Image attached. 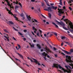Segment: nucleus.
<instances>
[{
    "instance_id": "09e8293b",
    "label": "nucleus",
    "mask_w": 73,
    "mask_h": 73,
    "mask_svg": "<svg viewBox=\"0 0 73 73\" xmlns=\"http://www.w3.org/2000/svg\"><path fill=\"white\" fill-rule=\"evenodd\" d=\"M63 55V56H65V54H64V53H63V52H62L61 53Z\"/></svg>"
},
{
    "instance_id": "f704fd0d",
    "label": "nucleus",
    "mask_w": 73,
    "mask_h": 73,
    "mask_svg": "<svg viewBox=\"0 0 73 73\" xmlns=\"http://www.w3.org/2000/svg\"><path fill=\"white\" fill-rule=\"evenodd\" d=\"M19 8V6L17 5L15 6V9H17V8Z\"/></svg>"
},
{
    "instance_id": "a878e982",
    "label": "nucleus",
    "mask_w": 73,
    "mask_h": 73,
    "mask_svg": "<svg viewBox=\"0 0 73 73\" xmlns=\"http://www.w3.org/2000/svg\"><path fill=\"white\" fill-rule=\"evenodd\" d=\"M17 45L18 46L19 48H18L17 49V50H19V49H20V48H21V46H20V45H19V44H18Z\"/></svg>"
},
{
    "instance_id": "ddd939ff",
    "label": "nucleus",
    "mask_w": 73,
    "mask_h": 73,
    "mask_svg": "<svg viewBox=\"0 0 73 73\" xmlns=\"http://www.w3.org/2000/svg\"><path fill=\"white\" fill-rule=\"evenodd\" d=\"M26 17L29 21H31V20L32 18L30 17V15L28 16V15H27Z\"/></svg>"
},
{
    "instance_id": "a18cd8bd",
    "label": "nucleus",
    "mask_w": 73,
    "mask_h": 73,
    "mask_svg": "<svg viewBox=\"0 0 73 73\" xmlns=\"http://www.w3.org/2000/svg\"><path fill=\"white\" fill-rule=\"evenodd\" d=\"M23 32L25 33H26L27 32V30H25L23 31Z\"/></svg>"
},
{
    "instance_id": "8fccbe9b",
    "label": "nucleus",
    "mask_w": 73,
    "mask_h": 73,
    "mask_svg": "<svg viewBox=\"0 0 73 73\" xmlns=\"http://www.w3.org/2000/svg\"><path fill=\"white\" fill-rule=\"evenodd\" d=\"M6 9L7 11H9H9H9V9H8L6 7Z\"/></svg>"
},
{
    "instance_id": "0eeeda50",
    "label": "nucleus",
    "mask_w": 73,
    "mask_h": 73,
    "mask_svg": "<svg viewBox=\"0 0 73 73\" xmlns=\"http://www.w3.org/2000/svg\"><path fill=\"white\" fill-rule=\"evenodd\" d=\"M41 54L43 56H43V58H44V60H46V58L45 57H46V56L48 55V54L46 53L45 52H44L43 53H42Z\"/></svg>"
},
{
    "instance_id": "dca6fc26",
    "label": "nucleus",
    "mask_w": 73,
    "mask_h": 73,
    "mask_svg": "<svg viewBox=\"0 0 73 73\" xmlns=\"http://www.w3.org/2000/svg\"><path fill=\"white\" fill-rule=\"evenodd\" d=\"M45 1V3H46L47 6L48 7H50V5H49V2H48V0H44Z\"/></svg>"
},
{
    "instance_id": "6e6552de",
    "label": "nucleus",
    "mask_w": 73,
    "mask_h": 73,
    "mask_svg": "<svg viewBox=\"0 0 73 73\" xmlns=\"http://www.w3.org/2000/svg\"><path fill=\"white\" fill-rule=\"evenodd\" d=\"M56 22L58 24H60V25L62 26V27H65V24L62 22H59L57 21H56Z\"/></svg>"
},
{
    "instance_id": "58836bf2",
    "label": "nucleus",
    "mask_w": 73,
    "mask_h": 73,
    "mask_svg": "<svg viewBox=\"0 0 73 73\" xmlns=\"http://www.w3.org/2000/svg\"><path fill=\"white\" fill-rule=\"evenodd\" d=\"M69 9L70 10V11H72V9L70 7H69Z\"/></svg>"
},
{
    "instance_id": "39448f33",
    "label": "nucleus",
    "mask_w": 73,
    "mask_h": 73,
    "mask_svg": "<svg viewBox=\"0 0 73 73\" xmlns=\"http://www.w3.org/2000/svg\"><path fill=\"white\" fill-rule=\"evenodd\" d=\"M1 48L2 49V50H3V51H4V52L8 56H9V57H10V58L11 60H12V61H13V62H14L15 63V64H16V65H17V66H19H19H20V65L19 64V63H17V62H15V61H14V60H13V59H12V58H11V56H9V55L8 54H7V53L6 52H5V51L4 50V49H3L2 47H1Z\"/></svg>"
},
{
    "instance_id": "aec40b11",
    "label": "nucleus",
    "mask_w": 73,
    "mask_h": 73,
    "mask_svg": "<svg viewBox=\"0 0 73 73\" xmlns=\"http://www.w3.org/2000/svg\"><path fill=\"white\" fill-rule=\"evenodd\" d=\"M17 54L20 56V57H21V58L23 59L24 58L23 57V55H22L19 54V53H17Z\"/></svg>"
},
{
    "instance_id": "f3484780",
    "label": "nucleus",
    "mask_w": 73,
    "mask_h": 73,
    "mask_svg": "<svg viewBox=\"0 0 73 73\" xmlns=\"http://www.w3.org/2000/svg\"><path fill=\"white\" fill-rule=\"evenodd\" d=\"M45 49L47 51H48V52H51V51L50 50V49L48 48V47H47V46H46L45 48Z\"/></svg>"
},
{
    "instance_id": "5701e85b",
    "label": "nucleus",
    "mask_w": 73,
    "mask_h": 73,
    "mask_svg": "<svg viewBox=\"0 0 73 73\" xmlns=\"http://www.w3.org/2000/svg\"><path fill=\"white\" fill-rule=\"evenodd\" d=\"M60 1V3L59 4L60 5H62V0H59Z\"/></svg>"
},
{
    "instance_id": "393cba45",
    "label": "nucleus",
    "mask_w": 73,
    "mask_h": 73,
    "mask_svg": "<svg viewBox=\"0 0 73 73\" xmlns=\"http://www.w3.org/2000/svg\"><path fill=\"white\" fill-rule=\"evenodd\" d=\"M8 13H9V14H10V15H13V14H12V12H11V11H9L8 12Z\"/></svg>"
},
{
    "instance_id": "412c9836",
    "label": "nucleus",
    "mask_w": 73,
    "mask_h": 73,
    "mask_svg": "<svg viewBox=\"0 0 73 73\" xmlns=\"http://www.w3.org/2000/svg\"><path fill=\"white\" fill-rule=\"evenodd\" d=\"M21 17H23V20H24V19H25V18L24 17V14H23V13H21Z\"/></svg>"
},
{
    "instance_id": "2f4dec72",
    "label": "nucleus",
    "mask_w": 73,
    "mask_h": 73,
    "mask_svg": "<svg viewBox=\"0 0 73 73\" xmlns=\"http://www.w3.org/2000/svg\"><path fill=\"white\" fill-rule=\"evenodd\" d=\"M65 43H66V44H68V45H70V43H69L68 42H65Z\"/></svg>"
},
{
    "instance_id": "4c0bfd02",
    "label": "nucleus",
    "mask_w": 73,
    "mask_h": 73,
    "mask_svg": "<svg viewBox=\"0 0 73 73\" xmlns=\"http://www.w3.org/2000/svg\"><path fill=\"white\" fill-rule=\"evenodd\" d=\"M53 49L54 50H58V49L55 48V47H53Z\"/></svg>"
},
{
    "instance_id": "f257e3e1",
    "label": "nucleus",
    "mask_w": 73,
    "mask_h": 73,
    "mask_svg": "<svg viewBox=\"0 0 73 73\" xmlns=\"http://www.w3.org/2000/svg\"><path fill=\"white\" fill-rule=\"evenodd\" d=\"M52 8L53 9L56 10V9H57V6L54 7L53 6H52L51 7H48L47 8V9H44V11H48V12H49V11H50V12H52Z\"/></svg>"
},
{
    "instance_id": "cd10ccee",
    "label": "nucleus",
    "mask_w": 73,
    "mask_h": 73,
    "mask_svg": "<svg viewBox=\"0 0 73 73\" xmlns=\"http://www.w3.org/2000/svg\"><path fill=\"white\" fill-rule=\"evenodd\" d=\"M13 17H14V18H15V20H18V18H17V17H16V16H15L14 15H13Z\"/></svg>"
},
{
    "instance_id": "37998d69",
    "label": "nucleus",
    "mask_w": 73,
    "mask_h": 73,
    "mask_svg": "<svg viewBox=\"0 0 73 73\" xmlns=\"http://www.w3.org/2000/svg\"><path fill=\"white\" fill-rule=\"evenodd\" d=\"M54 35H55L56 36H58V35H57V33H54Z\"/></svg>"
},
{
    "instance_id": "338daca9",
    "label": "nucleus",
    "mask_w": 73,
    "mask_h": 73,
    "mask_svg": "<svg viewBox=\"0 0 73 73\" xmlns=\"http://www.w3.org/2000/svg\"><path fill=\"white\" fill-rule=\"evenodd\" d=\"M31 33H32V34H33V35H35V33H33V31L31 32Z\"/></svg>"
},
{
    "instance_id": "2eb2a0df",
    "label": "nucleus",
    "mask_w": 73,
    "mask_h": 73,
    "mask_svg": "<svg viewBox=\"0 0 73 73\" xmlns=\"http://www.w3.org/2000/svg\"><path fill=\"white\" fill-rule=\"evenodd\" d=\"M7 24H8L10 25H11L14 24V23H13V22L12 21H9L7 22Z\"/></svg>"
},
{
    "instance_id": "49530a36",
    "label": "nucleus",
    "mask_w": 73,
    "mask_h": 73,
    "mask_svg": "<svg viewBox=\"0 0 73 73\" xmlns=\"http://www.w3.org/2000/svg\"><path fill=\"white\" fill-rule=\"evenodd\" d=\"M36 35L37 36H38L39 37H40V35H39V34L38 33L37 34H36Z\"/></svg>"
},
{
    "instance_id": "0e129e2a",
    "label": "nucleus",
    "mask_w": 73,
    "mask_h": 73,
    "mask_svg": "<svg viewBox=\"0 0 73 73\" xmlns=\"http://www.w3.org/2000/svg\"><path fill=\"white\" fill-rule=\"evenodd\" d=\"M39 31H40V33H42V31L40 30H39Z\"/></svg>"
},
{
    "instance_id": "7c9ffc66",
    "label": "nucleus",
    "mask_w": 73,
    "mask_h": 73,
    "mask_svg": "<svg viewBox=\"0 0 73 73\" xmlns=\"http://www.w3.org/2000/svg\"><path fill=\"white\" fill-rule=\"evenodd\" d=\"M48 16H49V18H51V14L50 13H49Z\"/></svg>"
},
{
    "instance_id": "f03ea898",
    "label": "nucleus",
    "mask_w": 73,
    "mask_h": 73,
    "mask_svg": "<svg viewBox=\"0 0 73 73\" xmlns=\"http://www.w3.org/2000/svg\"><path fill=\"white\" fill-rule=\"evenodd\" d=\"M52 67L53 68L55 67V68H56L57 69H58L59 67L60 69H62V70H63L64 73H65V72L67 71V70H65L64 68H62V67L60 65H57V64H53V66H52Z\"/></svg>"
},
{
    "instance_id": "20e7f679",
    "label": "nucleus",
    "mask_w": 73,
    "mask_h": 73,
    "mask_svg": "<svg viewBox=\"0 0 73 73\" xmlns=\"http://www.w3.org/2000/svg\"><path fill=\"white\" fill-rule=\"evenodd\" d=\"M66 61L67 62H70L71 63L72 61L71 60V56H68V55H66Z\"/></svg>"
},
{
    "instance_id": "052dcab7",
    "label": "nucleus",
    "mask_w": 73,
    "mask_h": 73,
    "mask_svg": "<svg viewBox=\"0 0 73 73\" xmlns=\"http://www.w3.org/2000/svg\"><path fill=\"white\" fill-rule=\"evenodd\" d=\"M68 66V68H69L70 69H72V68H71V67H70V66Z\"/></svg>"
},
{
    "instance_id": "bb28decb",
    "label": "nucleus",
    "mask_w": 73,
    "mask_h": 73,
    "mask_svg": "<svg viewBox=\"0 0 73 73\" xmlns=\"http://www.w3.org/2000/svg\"><path fill=\"white\" fill-rule=\"evenodd\" d=\"M62 28H63V29H65V30H66V31H68V29L66 28L64 26H63Z\"/></svg>"
},
{
    "instance_id": "c03bdc74",
    "label": "nucleus",
    "mask_w": 73,
    "mask_h": 73,
    "mask_svg": "<svg viewBox=\"0 0 73 73\" xmlns=\"http://www.w3.org/2000/svg\"><path fill=\"white\" fill-rule=\"evenodd\" d=\"M18 33H19V34L20 35H23V34L20 33V32H18Z\"/></svg>"
},
{
    "instance_id": "79ce46f5",
    "label": "nucleus",
    "mask_w": 73,
    "mask_h": 73,
    "mask_svg": "<svg viewBox=\"0 0 73 73\" xmlns=\"http://www.w3.org/2000/svg\"><path fill=\"white\" fill-rule=\"evenodd\" d=\"M41 15L42 16V17H44L45 19H46V17L44 16V15H42V14H41Z\"/></svg>"
},
{
    "instance_id": "9d476101",
    "label": "nucleus",
    "mask_w": 73,
    "mask_h": 73,
    "mask_svg": "<svg viewBox=\"0 0 73 73\" xmlns=\"http://www.w3.org/2000/svg\"><path fill=\"white\" fill-rule=\"evenodd\" d=\"M65 67L67 70H66L67 71L65 72H67V73H70L71 72V70L68 68V67L67 66H65Z\"/></svg>"
},
{
    "instance_id": "473e14b6",
    "label": "nucleus",
    "mask_w": 73,
    "mask_h": 73,
    "mask_svg": "<svg viewBox=\"0 0 73 73\" xmlns=\"http://www.w3.org/2000/svg\"><path fill=\"white\" fill-rule=\"evenodd\" d=\"M7 3L8 5H9H9L10 6H11V5H10V3H9V1L7 2Z\"/></svg>"
},
{
    "instance_id": "ea45409f",
    "label": "nucleus",
    "mask_w": 73,
    "mask_h": 73,
    "mask_svg": "<svg viewBox=\"0 0 73 73\" xmlns=\"http://www.w3.org/2000/svg\"><path fill=\"white\" fill-rule=\"evenodd\" d=\"M70 53H73V49H71L70 50Z\"/></svg>"
},
{
    "instance_id": "13d9d810",
    "label": "nucleus",
    "mask_w": 73,
    "mask_h": 73,
    "mask_svg": "<svg viewBox=\"0 0 73 73\" xmlns=\"http://www.w3.org/2000/svg\"><path fill=\"white\" fill-rule=\"evenodd\" d=\"M31 1L32 2H35V0H31Z\"/></svg>"
},
{
    "instance_id": "c85d7f7f",
    "label": "nucleus",
    "mask_w": 73,
    "mask_h": 73,
    "mask_svg": "<svg viewBox=\"0 0 73 73\" xmlns=\"http://www.w3.org/2000/svg\"><path fill=\"white\" fill-rule=\"evenodd\" d=\"M32 19L33 20H33H34V21H35V22H34V23H38V21H37V20H36V19Z\"/></svg>"
},
{
    "instance_id": "4d7b16f0",
    "label": "nucleus",
    "mask_w": 73,
    "mask_h": 73,
    "mask_svg": "<svg viewBox=\"0 0 73 73\" xmlns=\"http://www.w3.org/2000/svg\"><path fill=\"white\" fill-rule=\"evenodd\" d=\"M70 3H72V2L69 1V2H68V4H70Z\"/></svg>"
},
{
    "instance_id": "774afa93",
    "label": "nucleus",
    "mask_w": 73,
    "mask_h": 73,
    "mask_svg": "<svg viewBox=\"0 0 73 73\" xmlns=\"http://www.w3.org/2000/svg\"><path fill=\"white\" fill-rule=\"evenodd\" d=\"M54 56H55V57H57V55L56 54L54 55Z\"/></svg>"
},
{
    "instance_id": "864d4df0",
    "label": "nucleus",
    "mask_w": 73,
    "mask_h": 73,
    "mask_svg": "<svg viewBox=\"0 0 73 73\" xmlns=\"http://www.w3.org/2000/svg\"><path fill=\"white\" fill-rule=\"evenodd\" d=\"M63 9H66V7H65V6H64L63 7Z\"/></svg>"
},
{
    "instance_id": "bf43d9fd",
    "label": "nucleus",
    "mask_w": 73,
    "mask_h": 73,
    "mask_svg": "<svg viewBox=\"0 0 73 73\" xmlns=\"http://www.w3.org/2000/svg\"><path fill=\"white\" fill-rule=\"evenodd\" d=\"M13 39H14V40L16 41V38H15V37H13Z\"/></svg>"
},
{
    "instance_id": "7ed1b4c3",
    "label": "nucleus",
    "mask_w": 73,
    "mask_h": 73,
    "mask_svg": "<svg viewBox=\"0 0 73 73\" xmlns=\"http://www.w3.org/2000/svg\"><path fill=\"white\" fill-rule=\"evenodd\" d=\"M58 12L59 14H58V15L59 16H61V14H63L64 15H65V14L64 13V11H64V9H59V8H58Z\"/></svg>"
},
{
    "instance_id": "f8f14e48",
    "label": "nucleus",
    "mask_w": 73,
    "mask_h": 73,
    "mask_svg": "<svg viewBox=\"0 0 73 73\" xmlns=\"http://www.w3.org/2000/svg\"><path fill=\"white\" fill-rule=\"evenodd\" d=\"M63 52H64L65 53H66L67 54H71V53L69 52H68L67 51L65 50H62Z\"/></svg>"
},
{
    "instance_id": "a211bd4d",
    "label": "nucleus",
    "mask_w": 73,
    "mask_h": 73,
    "mask_svg": "<svg viewBox=\"0 0 73 73\" xmlns=\"http://www.w3.org/2000/svg\"><path fill=\"white\" fill-rule=\"evenodd\" d=\"M36 46H37L38 47V48L39 49H41V46L40 45L38 44H37L36 45Z\"/></svg>"
},
{
    "instance_id": "9b49d317",
    "label": "nucleus",
    "mask_w": 73,
    "mask_h": 73,
    "mask_svg": "<svg viewBox=\"0 0 73 73\" xmlns=\"http://www.w3.org/2000/svg\"><path fill=\"white\" fill-rule=\"evenodd\" d=\"M70 21V23H69V24L70 26V28L71 29H72V32H73V25L72 24V23L71 22V21Z\"/></svg>"
},
{
    "instance_id": "6ab92c4d",
    "label": "nucleus",
    "mask_w": 73,
    "mask_h": 73,
    "mask_svg": "<svg viewBox=\"0 0 73 73\" xmlns=\"http://www.w3.org/2000/svg\"><path fill=\"white\" fill-rule=\"evenodd\" d=\"M52 24H53V25H54L55 26V27H56V28H58V25H56V24H55L54 23L52 22Z\"/></svg>"
},
{
    "instance_id": "6e6d98bb",
    "label": "nucleus",
    "mask_w": 73,
    "mask_h": 73,
    "mask_svg": "<svg viewBox=\"0 0 73 73\" xmlns=\"http://www.w3.org/2000/svg\"><path fill=\"white\" fill-rule=\"evenodd\" d=\"M23 40H24V41H25V40H27L26 39V38H23Z\"/></svg>"
},
{
    "instance_id": "a19ab883",
    "label": "nucleus",
    "mask_w": 73,
    "mask_h": 73,
    "mask_svg": "<svg viewBox=\"0 0 73 73\" xmlns=\"http://www.w3.org/2000/svg\"><path fill=\"white\" fill-rule=\"evenodd\" d=\"M65 17V15H64L63 16L62 18L61 19V20H64V19Z\"/></svg>"
},
{
    "instance_id": "4468645a",
    "label": "nucleus",
    "mask_w": 73,
    "mask_h": 73,
    "mask_svg": "<svg viewBox=\"0 0 73 73\" xmlns=\"http://www.w3.org/2000/svg\"><path fill=\"white\" fill-rule=\"evenodd\" d=\"M33 29L34 31H34V33H36V31H37V29L35 28V27H33Z\"/></svg>"
},
{
    "instance_id": "c9c22d12",
    "label": "nucleus",
    "mask_w": 73,
    "mask_h": 73,
    "mask_svg": "<svg viewBox=\"0 0 73 73\" xmlns=\"http://www.w3.org/2000/svg\"><path fill=\"white\" fill-rule=\"evenodd\" d=\"M19 5H20L21 7V8H22V5H21V3H19Z\"/></svg>"
},
{
    "instance_id": "72a5a7b5",
    "label": "nucleus",
    "mask_w": 73,
    "mask_h": 73,
    "mask_svg": "<svg viewBox=\"0 0 73 73\" xmlns=\"http://www.w3.org/2000/svg\"><path fill=\"white\" fill-rule=\"evenodd\" d=\"M13 28L14 29V30L15 31H18V30L17 29H16V28H15L14 27H13Z\"/></svg>"
},
{
    "instance_id": "5fc2aeb1",
    "label": "nucleus",
    "mask_w": 73,
    "mask_h": 73,
    "mask_svg": "<svg viewBox=\"0 0 73 73\" xmlns=\"http://www.w3.org/2000/svg\"><path fill=\"white\" fill-rule=\"evenodd\" d=\"M58 71L59 72H60L61 73H62V71H60V70H58Z\"/></svg>"
},
{
    "instance_id": "b1692460",
    "label": "nucleus",
    "mask_w": 73,
    "mask_h": 73,
    "mask_svg": "<svg viewBox=\"0 0 73 73\" xmlns=\"http://www.w3.org/2000/svg\"><path fill=\"white\" fill-rule=\"evenodd\" d=\"M29 44L32 48H34V46H35V45H34V44H33L32 45H31V43H30Z\"/></svg>"
},
{
    "instance_id": "1a4fd4ad",
    "label": "nucleus",
    "mask_w": 73,
    "mask_h": 73,
    "mask_svg": "<svg viewBox=\"0 0 73 73\" xmlns=\"http://www.w3.org/2000/svg\"><path fill=\"white\" fill-rule=\"evenodd\" d=\"M33 59L34 60V62H35L36 64H37L38 65H39V66H40V65H41V64L39 63L40 62H38V61H37V60L34 58H33Z\"/></svg>"
},
{
    "instance_id": "603ef678",
    "label": "nucleus",
    "mask_w": 73,
    "mask_h": 73,
    "mask_svg": "<svg viewBox=\"0 0 73 73\" xmlns=\"http://www.w3.org/2000/svg\"><path fill=\"white\" fill-rule=\"evenodd\" d=\"M65 21H68V22L69 23V20H68V19H65Z\"/></svg>"
},
{
    "instance_id": "e433bc0d",
    "label": "nucleus",
    "mask_w": 73,
    "mask_h": 73,
    "mask_svg": "<svg viewBox=\"0 0 73 73\" xmlns=\"http://www.w3.org/2000/svg\"><path fill=\"white\" fill-rule=\"evenodd\" d=\"M4 31L6 32V33H8V31H7V30L6 29L4 30Z\"/></svg>"
},
{
    "instance_id": "69168bd1",
    "label": "nucleus",
    "mask_w": 73,
    "mask_h": 73,
    "mask_svg": "<svg viewBox=\"0 0 73 73\" xmlns=\"http://www.w3.org/2000/svg\"><path fill=\"white\" fill-rule=\"evenodd\" d=\"M33 41L34 42H36V40H33Z\"/></svg>"
},
{
    "instance_id": "4be33fe9",
    "label": "nucleus",
    "mask_w": 73,
    "mask_h": 73,
    "mask_svg": "<svg viewBox=\"0 0 73 73\" xmlns=\"http://www.w3.org/2000/svg\"><path fill=\"white\" fill-rule=\"evenodd\" d=\"M61 38L62 40H65L66 38V37L65 36H62L60 37Z\"/></svg>"
},
{
    "instance_id": "3c124183",
    "label": "nucleus",
    "mask_w": 73,
    "mask_h": 73,
    "mask_svg": "<svg viewBox=\"0 0 73 73\" xmlns=\"http://www.w3.org/2000/svg\"><path fill=\"white\" fill-rule=\"evenodd\" d=\"M42 6H44L45 5V4H44V3H42Z\"/></svg>"
},
{
    "instance_id": "423d86ee",
    "label": "nucleus",
    "mask_w": 73,
    "mask_h": 73,
    "mask_svg": "<svg viewBox=\"0 0 73 73\" xmlns=\"http://www.w3.org/2000/svg\"><path fill=\"white\" fill-rule=\"evenodd\" d=\"M30 23H32L33 25H34L35 26H36V25L37 28H38V25H37V23H35V21H34L33 19L31 20V21H30Z\"/></svg>"
},
{
    "instance_id": "e2e57ef3",
    "label": "nucleus",
    "mask_w": 73,
    "mask_h": 73,
    "mask_svg": "<svg viewBox=\"0 0 73 73\" xmlns=\"http://www.w3.org/2000/svg\"><path fill=\"white\" fill-rule=\"evenodd\" d=\"M50 5H54V3H50Z\"/></svg>"
},
{
    "instance_id": "680f3d73",
    "label": "nucleus",
    "mask_w": 73,
    "mask_h": 73,
    "mask_svg": "<svg viewBox=\"0 0 73 73\" xmlns=\"http://www.w3.org/2000/svg\"><path fill=\"white\" fill-rule=\"evenodd\" d=\"M63 44H64V43L62 42L61 44V46H63Z\"/></svg>"
},
{
    "instance_id": "c756f323",
    "label": "nucleus",
    "mask_w": 73,
    "mask_h": 73,
    "mask_svg": "<svg viewBox=\"0 0 73 73\" xmlns=\"http://www.w3.org/2000/svg\"><path fill=\"white\" fill-rule=\"evenodd\" d=\"M13 57H14V58H15V60H18V61H20V62H21V61H20V60L18 59H17V58H15V56H13Z\"/></svg>"
},
{
    "instance_id": "de8ad7c7",
    "label": "nucleus",
    "mask_w": 73,
    "mask_h": 73,
    "mask_svg": "<svg viewBox=\"0 0 73 73\" xmlns=\"http://www.w3.org/2000/svg\"><path fill=\"white\" fill-rule=\"evenodd\" d=\"M6 39L8 41H9V38H8L7 36H6Z\"/></svg>"
}]
</instances>
